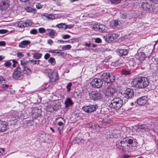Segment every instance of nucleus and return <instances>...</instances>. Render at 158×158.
Wrapping results in <instances>:
<instances>
[{
  "label": "nucleus",
  "mask_w": 158,
  "mask_h": 158,
  "mask_svg": "<svg viewBox=\"0 0 158 158\" xmlns=\"http://www.w3.org/2000/svg\"><path fill=\"white\" fill-rule=\"evenodd\" d=\"M123 104V101L121 98H114L109 102V106L111 108L118 110L122 107Z\"/></svg>",
  "instance_id": "f257e3e1"
},
{
  "label": "nucleus",
  "mask_w": 158,
  "mask_h": 158,
  "mask_svg": "<svg viewBox=\"0 0 158 158\" xmlns=\"http://www.w3.org/2000/svg\"><path fill=\"white\" fill-rule=\"evenodd\" d=\"M116 145L117 148L126 151L131 152L136 150V148L135 147L131 148V147H129L128 144H126L124 139L123 140L117 141Z\"/></svg>",
  "instance_id": "f03ea898"
},
{
  "label": "nucleus",
  "mask_w": 158,
  "mask_h": 158,
  "mask_svg": "<svg viewBox=\"0 0 158 158\" xmlns=\"http://www.w3.org/2000/svg\"><path fill=\"white\" fill-rule=\"evenodd\" d=\"M13 78L16 80H20L23 77V73L22 72V70L19 67L15 69L13 74Z\"/></svg>",
  "instance_id": "7ed1b4c3"
},
{
  "label": "nucleus",
  "mask_w": 158,
  "mask_h": 158,
  "mask_svg": "<svg viewBox=\"0 0 158 158\" xmlns=\"http://www.w3.org/2000/svg\"><path fill=\"white\" fill-rule=\"evenodd\" d=\"M90 98L94 101L100 100L102 98V95L99 91H92L89 93Z\"/></svg>",
  "instance_id": "20e7f679"
},
{
  "label": "nucleus",
  "mask_w": 158,
  "mask_h": 158,
  "mask_svg": "<svg viewBox=\"0 0 158 158\" xmlns=\"http://www.w3.org/2000/svg\"><path fill=\"white\" fill-rule=\"evenodd\" d=\"M59 120L58 124L56 125L57 130L59 133L61 135L63 131L64 124L65 122V120L62 117H60L56 119V120Z\"/></svg>",
  "instance_id": "39448f33"
},
{
  "label": "nucleus",
  "mask_w": 158,
  "mask_h": 158,
  "mask_svg": "<svg viewBox=\"0 0 158 158\" xmlns=\"http://www.w3.org/2000/svg\"><path fill=\"white\" fill-rule=\"evenodd\" d=\"M90 84L94 88H100L102 85L103 81L99 78H95L92 80Z\"/></svg>",
  "instance_id": "423d86ee"
},
{
  "label": "nucleus",
  "mask_w": 158,
  "mask_h": 158,
  "mask_svg": "<svg viewBox=\"0 0 158 158\" xmlns=\"http://www.w3.org/2000/svg\"><path fill=\"white\" fill-rule=\"evenodd\" d=\"M98 108V106L96 104L84 106L82 107V109L86 112L91 113L95 111Z\"/></svg>",
  "instance_id": "0eeeda50"
},
{
  "label": "nucleus",
  "mask_w": 158,
  "mask_h": 158,
  "mask_svg": "<svg viewBox=\"0 0 158 158\" xmlns=\"http://www.w3.org/2000/svg\"><path fill=\"white\" fill-rule=\"evenodd\" d=\"M149 84L148 78L146 77H141L139 79V88H144Z\"/></svg>",
  "instance_id": "6e6552de"
},
{
  "label": "nucleus",
  "mask_w": 158,
  "mask_h": 158,
  "mask_svg": "<svg viewBox=\"0 0 158 158\" xmlns=\"http://www.w3.org/2000/svg\"><path fill=\"white\" fill-rule=\"evenodd\" d=\"M134 93L133 90L130 88H127L123 93L124 97L128 99L132 98L133 96Z\"/></svg>",
  "instance_id": "1a4fd4ad"
},
{
  "label": "nucleus",
  "mask_w": 158,
  "mask_h": 158,
  "mask_svg": "<svg viewBox=\"0 0 158 158\" xmlns=\"http://www.w3.org/2000/svg\"><path fill=\"white\" fill-rule=\"evenodd\" d=\"M10 5L8 0H0V10H5Z\"/></svg>",
  "instance_id": "9d476101"
},
{
  "label": "nucleus",
  "mask_w": 158,
  "mask_h": 158,
  "mask_svg": "<svg viewBox=\"0 0 158 158\" xmlns=\"http://www.w3.org/2000/svg\"><path fill=\"white\" fill-rule=\"evenodd\" d=\"M125 143L126 144H127V143L129 144H132L131 146L128 145L129 147L133 148L135 147L136 148V150H137V146H138L137 142L135 141L133 142V139L132 138H127L124 139Z\"/></svg>",
  "instance_id": "9b49d317"
},
{
  "label": "nucleus",
  "mask_w": 158,
  "mask_h": 158,
  "mask_svg": "<svg viewBox=\"0 0 158 158\" xmlns=\"http://www.w3.org/2000/svg\"><path fill=\"white\" fill-rule=\"evenodd\" d=\"M93 28L95 31H98L100 32H105L106 31V27L104 25L99 24L98 23L94 26Z\"/></svg>",
  "instance_id": "f8f14e48"
},
{
  "label": "nucleus",
  "mask_w": 158,
  "mask_h": 158,
  "mask_svg": "<svg viewBox=\"0 0 158 158\" xmlns=\"http://www.w3.org/2000/svg\"><path fill=\"white\" fill-rule=\"evenodd\" d=\"M115 92L114 89L111 87H108L104 90L105 95L108 97L111 96Z\"/></svg>",
  "instance_id": "ddd939ff"
},
{
  "label": "nucleus",
  "mask_w": 158,
  "mask_h": 158,
  "mask_svg": "<svg viewBox=\"0 0 158 158\" xmlns=\"http://www.w3.org/2000/svg\"><path fill=\"white\" fill-rule=\"evenodd\" d=\"M31 25L30 21L29 20H27L25 21H21L18 23V26L19 28H23L27 27Z\"/></svg>",
  "instance_id": "4468645a"
},
{
  "label": "nucleus",
  "mask_w": 158,
  "mask_h": 158,
  "mask_svg": "<svg viewBox=\"0 0 158 158\" xmlns=\"http://www.w3.org/2000/svg\"><path fill=\"white\" fill-rule=\"evenodd\" d=\"M49 78L51 82H55L59 78L57 72L56 71L53 72L50 75Z\"/></svg>",
  "instance_id": "2eb2a0df"
},
{
  "label": "nucleus",
  "mask_w": 158,
  "mask_h": 158,
  "mask_svg": "<svg viewBox=\"0 0 158 158\" xmlns=\"http://www.w3.org/2000/svg\"><path fill=\"white\" fill-rule=\"evenodd\" d=\"M118 37V35L116 34H109L106 38V40L108 42H111Z\"/></svg>",
  "instance_id": "dca6fc26"
},
{
  "label": "nucleus",
  "mask_w": 158,
  "mask_h": 158,
  "mask_svg": "<svg viewBox=\"0 0 158 158\" xmlns=\"http://www.w3.org/2000/svg\"><path fill=\"white\" fill-rule=\"evenodd\" d=\"M109 75V73L108 72L101 73L99 74L100 78L102 81L107 83Z\"/></svg>",
  "instance_id": "f3484780"
},
{
  "label": "nucleus",
  "mask_w": 158,
  "mask_h": 158,
  "mask_svg": "<svg viewBox=\"0 0 158 158\" xmlns=\"http://www.w3.org/2000/svg\"><path fill=\"white\" fill-rule=\"evenodd\" d=\"M8 126V123L5 121L0 122V132H4L6 131Z\"/></svg>",
  "instance_id": "a211bd4d"
},
{
  "label": "nucleus",
  "mask_w": 158,
  "mask_h": 158,
  "mask_svg": "<svg viewBox=\"0 0 158 158\" xmlns=\"http://www.w3.org/2000/svg\"><path fill=\"white\" fill-rule=\"evenodd\" d=\"M31 43V42L29 40H24L19 43V47L22 48H25L28 45H30Z\"/></svg>",
  "instance_id": "6ab92c4d"
},
{
  "label": "nucleus",
  "mask_w": 158,
  "mask_h": 158,
  "mask_svg": "<svg viewBox=\"0 0 158 158\" xmlns=\"http://www.w3.org/2000/svg\"><path fill=\"white\" fill-rule=\"evenodd\" d=\"M152 5L150 3L147 2H143L141 5V7L146 10H148L152 7Z\"/></svg>",
  "instance_id": "aec40b11"
},
{
  "label": "nucleus",
  "mask_w": 158,
  "mask_h": 158,
  "mask_svg": "<svg viewBox=\"0 0 158 158\" xmlns=\"http://www.w3.org/2000/svg\"><path fill=\"white\" fill-rule=\"evenodd\" d=\"M147 97L144 96L139 98V105L143 106L147 102Z\"/></svg>",
  "instance_id": "412c9836"
},
{
  "label": "nucleus",
  "mask_w": 158,
  "mask_h": 158,
  "mask_svg": "<svg viewBox=\"0 0 158 158\" xmlns=\"http://www.w3.org/2000/svg\"><path fill=\"white\" fill-rule=\"evenodd\" d=\"M115 79L116 77L115 75L112 73H109V78H108L107 83L114 82L115 81Z\"/></svg>",
  "instance_id": "4be33fe9"
},
{
  "label": "nucleus",
  "mask_w": 158,
  "mask_h": 158,
  "mask_svg": "<svg viewBox=\"0 0 158 158\" xmlns=\"http://www.w3.org/2000/svg\"><path fill=\"white\" fill-rule=\"evenodd\" d=\"M118 50L119 55L120 56H125L128 53L127 49H120Z\"/></svg>",
  "instance_id": "5701e85b"
},
{
  "label": "nucleus",
  "mask_w": 158,
  "mask_h": 158,
  "mask_svg": "<svg viewBox=\"0 0 158 158\" xmlns=\"http://www.w3.org/2000/svg\"><path fill=\"white\" fill-rule=\"evenodd\" d=\"M64 104L66 107H68L73 104V103L69 98H66L64 102Z\"/></svg>",
  "instance_id": "b1692460"
},
{
  "label": "nucleus",
  "mask_w": 158,
  "mask_h": 158,
  "mask_svg": "<svg viewBox=\"0 0 158 158\" xmlns=\"http://www.w3.org/2000/svg\"><path fill=\"white\" fill-rule=\"evenodd\" d=\"M46 31L49 33V36L52 38H54V35L56 33V32L53 29H46Z\"/></svg>",
  "instance_id": "393cba45"
},
{
  "label": "nucleus",
  "mask_w": 158,
  "mask_h": 158,
  "mask_svg": "<svg viewBox=\"0 0 158 158\" xmlns=\"http://www.w3.org/2000/svg\"><path fill=\"white\" fill-rule=\"evenodd\" d=\"M40 110L37 109H35L34 111L33 110V112H32L33 115H35L34 116L35 118H37L40 115Z\"/></svg>",
  "instance_id": "a878e982"
},
{
  "label": "nucleus",
  "mask_w": 158,
  "mask_h": 158,
  "mask_svg": "<svg viewBox=\"0 0 158 158\" xmlns=\"http://www.w3.org/2000/svg\"><path fill=\"white\" fill-rule=\"evenodd\" d=\"M23 73L26 74L27 75H29L31 74V71L30 69H28L26 67H23Z\"/></svg>",
  "instance_id": "bb28decb"
},
{
  "label": "nucleus",
  "mask_w": 158,
  "mask_h": 158,
  "mask_svg": "<svg viewBox=\"0 0 158 158\" xmlns=\"http://www.w3.org/2000/svg\"><path fill=\"white\" fill-rule=\"evenodd\" d=\"M131 85L134 87H138V78H135L132 80L131 82Z\"/></svg>",
  "instance_id": "cd10ccee"
},
{
  "label": "nucleus",
  "mask_w": 158,
  "mask_h": 158,
  "mask_svg": "<svg viewBox=\"0 0 158 158\" xmlns=\"http://www.w3.org/2000/svg\"><path fill=\"white\" fill-rule=\"evenodd\" d=\"M146 57L147 56L144 52H140V55L139 57V60L140 62H141L143 61L144 60Z\"/></svg>",
  "instance_id": "c85d7f7f"
},
{
  "label": "nucleus",
  "mask_w": 158,
  "mask_h": 158,
  "mask_svg": "<svg viewBox=\"0 0 158 158\" xmlns=\"http://www.w3.org/2000/svg\"><path fill=\"white\" fill-rule=\"evenodd\" d=\"M28 12L35 14L36 12V10L35 8H32L31 7H27L25 9Z\"/></svg>",
  "instance_id": "c756f323"
},
{
  "label": "nucleus",
  "mask_w": 158,
  "mask_h": 158,
  "mask_svg": "<svg viewBox=\"0 0 158 158\" xmlns=\"http://www.w3.org/2000/svg\"><path fill=\"white\" fill-rule=\"evenodd\" d=\"M81 93L78 91H74L73 95V97L75 98H81Z\"/></svg>",
  "instance_id": "7c9ffc66"
},
{
  "label": "nucleus",
  "mask_w": 158,
  "mask_h": 158,
  "mask_svg": "<svg viewBox=\"0 0 158 158\" xmlns=\"http://www.w3.org/2000/svg\"><path fill=\"white\" fill-rule=\"evenodd\" d=\"M33 57L36 59H40L42 56V54L39 53H35L32 54Z\"/></svg>",
  "instance_id": "2f4dec72"
},
{
  "label": "nucleus",
  "mask_w": 158,
  "mask_h": 158,
  "mask_svg": "<svg viewBox=\"0 0 158 158\" xmlns=\"http://www.w3.org/2000/svg\"><path fill=\"white\" fill-rule=\"evenodd\" d=\"M61 107L60 103L59 102H56L55 104L52 107V109H54L55 110H56L59 109Z\"/></svg>",
  "instance_id": "473e14b6"
},
{
  "label": "nucleus",
  "mask_w": 158,
  "mask_h": 158,
  "mask_svg": "<svg viewBox=\"0 0 158 158\" xmlns=\"http://www.w3.org/2000/svg\"><path fill=\"white\" fill-rule=\"evenodd\" d=\"M9 114V118H15L17 116L18 114L17 112L14 111Z\"/></svg>",
  "instance_id": "72a5a7b5"
},
{
  "label": "nucleus",
  "mask_w": 158,
  "mask_h": 158,
  "mask_svg": "<svg viewBox=\"0 0 158 158\" xmlns=\"http://www.w3.org/2000/svg\"><path fill=\"white\" fill-rule=\"evenodd\" d=\"M45 135V133L43 131H40L38 133V136L40 139H43Z\"/></svg>",
  "instance_id": "f704fd0d"
},
{
  "label": "nucleus",
  "mask_w": 158,
  "mask_h": 158,
  "mask_svg": "<svg viewBox=\"0 0 158 158\" xmlns=\"http://www.w3.org/2000/svg\"><path fill=\"white\" fill-rule=\"evenodd\" d=\"M140 129V131H143V130L145 131L148 130V126L145 124H143L142 125H139V130Z\"/></svg>",
  "instance_id": "c9c22d12"
},
{
  "label": "nucleus",
  "mask_w": 158,
  "mask_h": 158,
  "mask_svg": "<svg viewBox=\"0 0 158 158\" xmlns=\"http://www.w3.org/2000/svg\"><path fill=\"white\" fill-rule=\"evenodd\" d=\"M74 140L78 144L80 143H84L85 142L84 140L81 138H76Z\"/></svg>",
  "instance_id": "e433bc0d"
},
{
  "label": "nucleus",
  "mask_w": 158,
  "mask_h": 158,
  "mask_svg": "<svg viewBox=\"0 0 158 158\" xmlns=\"http://www.w3.org/2000/svg\"><path fill=\"white\" fill-rule=\"evenodd\" d=\"M113 22H111V23L112 24L113 23V24L112 25V26H111V27L113 28H114L118 26L119 25V24L118 21L117 20H114L113 21Z\"/></svg>",
  "instance_id": "4c0bfd02"
},
{
  "label": "nucleus",
  "mask_w": 158,
  "mask_h": 158,
  "mask_svg": "<svg viewBox=\"0 0 158 158\" xmlns=\"http://www.w3.org/2000/svg\"><path fill=\"white\" fill-rule=\"evenodd\" d=\"M44 16L49 20L53 19H55V16L52 14H45Z\"/></svg>",
  "instance_id": "58836bf2"
},
{
  "label": "nucleus",
  "mask_w": 158,
  "mask_h": 158,
  "mask_svg": "<svg viewBox=\"0 0 158 158\" xmlns=\"http://www.w3.org/2000/svg\"><path fill=\"white\" fill-rule=\"evenodd\" d=\"M48 61L52 65H54L56 63L55 59L52 57H50Z\"/></svg>",
  "instance_id": "ea45409f"
},
{
  "label": "nucleus",
  "mask_w": 158,
  "mask_h": 158,
  "mask_svg": "<svg viewBox=\"0 0 158 158\" xmlns=\"http://www.w3.org/2000/svg\"><path fill=\"white\" fill-rule=\"evenodd\" d=\"M121 73L123 75H129L131 74V72L130 71L126 69H123Z\"/></svg>",
  "instance_id": "a19ab883"
},
{
  "label": "nucleus",
  "mask_w": 158,
  "mask_h": 158,
  "mask_svg": "<svg viewBox=\"0 0 158 158\" xmlns=\"http://www.w3.org/2000/svg\"><path fill=\"white\" fill-rule=\"evenodd\" d=\"M65 23H60L56 25V27L58 28H63L65 29Z\"/></svg>",
  "instance_id": "79ce46f5"
},
{
  "label": "nucleus",
  "mask_w": 158,
  "mask_h": 158,
  "mask_svg": "<svg viewBox=\"0 0 158 158\" xmlns=\"http://www.w3.org/2000/svg\"><path fill=\"white\" fill-rule=\"evenodd\" d=\"M72 82H70L66 86V88L67 89V91L68 92H69L71 89V87L72 86Z\"/></svg>",
  "instance_id": "37998d69"
},
{
  "label": "nucleus",
  "mask_w": 158,
  "mask_h": 158,
  "mask_svg": "<svg viewBox=\"0 0 158 158\" xmlns=\"http://www.w3.org/2000/svg\"><path fill=\"white\" fill-rule=\"evenodd\" d=\"M71 48V46L70 45H66L63 46L62 47V49L64 50H68L70 49Z\"/></svg>",
  "instance_id": "c03bdc74"
},
{
  "label": "nucleus",
  "mask_w": 158,
  "mask_h": 158,
  "mask_svg": "<svg viewBox=\"0 0 158 158\" xmlns=\"http://www.w3.org/2000/svg\"><path fill=\"white\" fill-rule=\"evenodd\" d=\"M29 61L33 64H39V62L40 61V60H29Z\"/></svg>",
  "instance_id": "a18cd8bd"
},
{
  "label": "nucleus",
  "mask_w": 158,
  "mask_h": 158,
  "mask_svg": "<svg viewBox=\"0 0 158 158\" xmlns=\"http://www.w3.org/2000/svg\"><path fill=\"white\" fill-rule=\"evenodd\" d=\"M111 3L115 4H118L120 3L121 0H109Z\"/></svg>",
  "instance_id": "49530a36"
},
{
  "label": "nucleus",
  "mask_w": 158,
  "mask_h": 158,
  "mask_svg": "<svg viewBox=\"0 0 158 158\" xmlns=\"http://www.w3.org/2000/svg\"><path fill=\"white\" fill-rule=\"evenodd\" d=\"M6 83V80L5 79L0 76V84L2 85H4Z\"/></svg>",
  "instance_id": "de8ad7c7"
},
{
  "label": "nucleus",
  "mask_w": 158,
  "mask_h": 158,
  "mask_svg": "<svg viewBox=\"0 0 158 158\" xmlns=\"http://www.w3.org/2000/svg\"><path fill=\"white\" fill-rule=\"evenodd\" d=\"M11 65V63L9 61H6L4 64V66L6 67H9Z\"/></svg>",
  "instance_id": "09e8293b"
},
{
  "label": "nucleus",
  "mask_w": 158,
  "mask_h": 158,
  "mask_svg": "<svg viewBox=\"0 0 158 158\" xmlns=\"http://www.w3.org/2000/svg\"><path fill=\"white\" fill-rule=\"evenodd\" d=\"M28 63V61H25L24 60H21V64L23 67H24V66H25Z\"/></svg>",
  "instance_id": "8fccbe9b"
},
{
  "label": "nucleus",
  "mask_w": 158,
  "mask_h": 158,
  "mask_svg": "<svg viewBox=\"0 0 158 158\" xmlns=\"http://www.w3.org/2000/svg\"><path fill=\"white\" fill-rule=\"evenodd\" d=\"M38 31L36 29H33L30 31V33L31 34L36 35Z\"/></svg>",
  "instance_id": "3c124183"
},
{
  "label": "nucleus",
  "mask_w": 158,
  "mask_h": 158,
  "mask_svg": "<svg viewBox=\"0 0 158 158\" xmlns=\"http://www.w3.org/2000/svg\"><path fill=\"white\" fill-rule=\"evenodd\" d=\"M38 31L40 33H44L45 32L46 30L44 28L41 27L40 28L38 29Z\"/></svg>",
  "instance_id": "603ef678"
},
{
  "label": "nucleus",
  "mask_w": 158,
  "mask_h": 158,
  "mask_svg": "<svg viewBox=\"0 0 158 158\" xmlns=\"http://www.w3.org/2000/svg\"><path fill=\"white\" fill-rule=\"evenodd\" d=\"M94 39L95 40V42L97 43H100L102 42V40L99 38H94Z\"/></svg>",
  "instance_id": "864d4df0"
},
{
  "label": "nucleus",
  "mask_w": 158,
  "mask_h": 158,
  "mask_svg": "<svg viewBox=\"0 0 158 158\" xmlns=\"http://www.w3.org/2000/svg\"><path fill=\"white\" fill-rule=\"evenodd\" d=\"M74 25L73 24H69L67 25L65 24V29L67 28L71 29L73 27Z\"/></svg>",
  "instance_id": "5fc2aeb1"
},
{
  "label": "nucleus",
  "mask_w": 158,
  "mask_h": 158,
  "mask_svg": "<svg viewBox=\"0 0 158 158\" xmlns=\"http://www.w3.org/2000/svg\"><path fill=\"white\" fill-rule=\"evenodd\" d=\"M17 56L19 58H22L24 56V54L22 52H18L17 53Z\"/></svg>",
  "instance_id": "6e6d98bb"
},
{
  "label": "nucleus",
  "mask_w": 158,
  "mask_h": 158,
  "mask_svg": "<svg viewBox=\"0 0 158 158\" xmlns=\"http://www.w3.org/2000/svg\"><path fill=\"white\" fill-rule=\"evenodd\" d=\"M70 37V36L69 35H62V38L64 39H69Z\"/></svg>",
  "instance_id": "4d7b16f0"
},
{
  "label": "nucleus",
  "mask_w": 158,
  "mask_h": 158,
  "mask_svg": "<svg viewBox=\"0 0 158 158\" xmlns=\"http://www.w3.org/2000/svg\"><path fill=\"white\" fill-rule=\"evenodd\" d=\"M50 54L47 53L44 55V58L45 59L47 60L50 57Z\"/></svg>",
  "instance_id": "13d9d810"
},
{
  "label": "nucleus",
  "mask_w": 158,
  "mask_h": 158,
  "mask_svg": "<svg viewBox=\"0 0 158 158\" xmlns=\"http://www.w3.org/2000/svg\"><path fill=\"white\" fill-rule=\"evenodd\" d=\"M7 32V31L6 30L2 29L0 30V34H3L6 33Z\"/></svg>",
  "instance_id": "bf43d9fd"
},
{
  "label": "nucleus",
  "mask_w": 158,
  "mask_h": 158,
  "mask_svg": "<svg viewBox=\"0 0 158 158\" xmlns=\"http://www.w3.org/2000/svg\"><path fill=\"white\" fill-rule=\"evenodd\" d=\"M42 7L43 6L40 3H38L36 5V7L38 9L42 8Z\"/></svg>",
  "instance_id": "052dcab7"
},
{
  "label": "nucleus",
  "mask_w": 158,
  "mask_h": 158,
  "mask_svg": "<svg viewBox=\"0 0 158 158\" xmlns=\"http://www.w3.org/2000/svg\"><path fill=\"white\" fill-rule=\"evenodd\" d=\"M53 43V41L51 39H48L47 41L48 44L52 45Z\"/></svg>",
  "instance_id": "680f3d73"
},
{
  "label": "nucleus",
  "mask_w": 158,
  "mask_h": 158,
  "mask_svg": "<svg viewBox=\"0 0 158 158\" xmlns=\"http://www.w3.org/2000/svg\"><path fill=\"white\" fill-rule=\"evenodd\" d=\"M127 15L126 14H123L121 15V18L123 19H125L127 18Z\"/></svg>",
  "instance_id": "e2e57ef3"
},
{
  "label": "nucleus",
  "mask_w": 158,
  "mask_h": 158,
  "mask_svg": "<svg viewBox=\"0 0 158 158\" xmlns=\"http://www.w3.org/2000/svg\"><path fill=\"white\" fill-rule=\"evenodd\" d=\"M9 87V85H5L4 86H2V88L4 89H7Z\"/></svg>",
  "instance_id": "0e129e2a"
},
{
  "label": "nucleus",
  "mask_w": 158,
  "mask_h": 158,
  "mask_svg": "<svg viewBox=\"0 0 158 158\" xmlns=\"http://www.w3.org/2000/svg\"><path fill=\"white\" fill-rule=\"evenodd\" d=\"M56 4L59 6H60L61 5V3L58 0L55 1Z\"/></svg>",
  "instance_id": "69168bd1"
},
{
  "label": "nucleus",
  "mask_w": 158,
  "mask_h": 158,
  "mask_svg": "<svg viewBox=\"0 0 158 158\" xmlns=\"http://www.w3.org/2000/svg\"><path fill=\"white\" fill-rule=\"evenodd\" d=\"M5 43L4 41H0V46H4L5 45Z\"/></svg>",
  "instance_id": "338daca9"
},
{
  "label": "nucleus",
  "mask_w": 158,
  "mask_h": 158,
  "mask_svg": "<svg viewBox=\"0 0 158 158\" xmlns=\"http://www.w3.org/2000/svg\"><path fill=\"white\" fill-rule=\"evenodd\" d=\"M61 51L60 50L56 49L55 50V53L59 54L60 53Z\"/></svg>",
  "instance_id": "774afa93"
}]
</instances>
